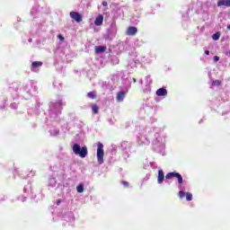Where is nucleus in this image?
Returning a JSON list of instances; mask_svg holds the SVG:
<instances>
[{
    "mask_svg": "<svg viewBox=\"0 0 230 230\" xmlns=\"http://www.w3.org/2000/svg\"><path fill=\"white\" fill-rule=\"evenodd\" d=\"M72 150L75 155H79L82 159H85V157H87L88 150L85 146L81 147L80 145L75 144Z\"/></svg>",
    "mask_w": 230,
    "mask_h": 230,
    "instance_id": "1",
    "label": "nucleus"
},
{
    "mask_svg": "<svg viewBox=\"0 0 230 230\" xmlns=\"http://www.w3.org/2000/svg\"><path fill=\"white\" fill-rule=\"evenodd\" d=\"M105 155V151L103 150V144L102 142H98L97 144V161L99 164H103V157Z\"/></svg>",
    "mask_w": 230,
    "mask_h": 230,
    "instance_id": "2",
    "label": "nucleus"
},
{
    "mask_svg": "<svg viewBox=\"0 0 230 230\" xmlns=\"http://www.w3.org/2000/svg\"><path fill=\"white\" fill-rule=\"evenodd\" d=\"M172 177H176V179H178V183L180 184V186H182V175H181V173H179V172H168L165 175V179H172Z\"/></svg>",
    "mask_w": 230,
    "mask_h": 230,
    "instance_id": "3",
    "label": "nucleus"
},
{
    "mask_svg": "<svg viewBox=\"0 0 230 230\" xmlns=\"http://www.w3.org/2000/svg\"><path fill=\"white\" fill-rule=\"evenodd\" d=\"M70 17L71 19L75 21V22H82V14L78 12H75V11L70 12Z\"/></svg>",
    "mask_w": 230,
    "mask_h": 230,
    "instance_id": "4",
    "label": "nucleus"
},
{
    "mask_svg": "<svg viewBox=\"0 0 230 230\" xmlns=\"http://www.w3.org/2000/svg\"><path fill=\"white\" fill-rule=\"evenodd\" d=\"M136 33H137V27H134V26L128 27V29L126 31V35H128V37H134V35H136Z\"/></svg>",
    "mask_w": 230,
    "mask_h": 230,
    "instance_id": "5",
    "label": "nucleus"
},
{
    "mask_svg": "<svg viewBox=\"0 0 230 230\" xmlns=\"http://www.w3.org/2000/svg\"><path fill=\"white\" fill-rule=\"evenodd\" d=\"M125 96H127V93H125L124 91H120L117 93V102H123V100H125Z\"/></svg>",
    "mask_w": 230,
    "mask_h": 230,
    "instance_id": "6",
    "label": "nucleus"
},
{
    "mask_svg": "<svg viewBox=\"0 0 230 230\" xmlns=\"http://www.w3.org/2000/svg\"><path fill=\"white\" fill-rule=\"evenodd\" d=\"M164 181V172H163V170H159L157 182L158 184H163Z\"/></svg>",
    "mask_w": 230,
    "mask_h": 230,
    "instance_id": "7",
    "label": "nucleus"
},
{
    "mask_svg": "<svg viewBox=\"0 0 230 230\" xmlns=\"http://www.w3.org/2000/svg\"><path fill=\"white\" fill-rule=\"evenodd\" d=\"M94 24L95 26H102V24H103V15H99L95 18L94 21Z\"/></svg>",
    "mask_w": 230,
    "mask_h": 230,
    "instance_id": "8",
    "label": "nucleus"
},
{
    "mask_svg": "<svg viewBox=\"0 0 230 230\" xmlns=\"http://www.w3.org/2000/svg\"><path fill=\"white\" fill-rule=\"evenodd\" d=\"M168 91L165 88H160L156 91V96H166Z\"/></svg>",
    "mask_w": 230,
    "mask_h": 230,
    "instance_id": "9",
    "label": "nucleus"
},
{
    "mask_svg": "<svg viewBox=\"0 0 230 230\" xmlns=\"http://www.w3.org/2000/svg\"><path fill=\"white\" fill-rule=\"evenodd\" d=\"M217 6L230 7V0H219L217 2Z\"/></svg>",
    "mask_w": 230,
    "mask_h": 230,
    "instance_id": "10",
    "label": "nucleus"
},
{
    "mask_svg": "<svg viewBox=\"0 0 230 230\" xmlns=\"http://www.w3.org/2000/svg\"><path fill=\"white\" fill-rule=\"evenodd\" d=\"M106 49H107V47L105 46H97L95 47V53H104Z\"/></svg>",
    "mask_w": 230,
    "mask_h": 230,
    "instance_id": "11",
    "label": "nucleus"
},
{
    "mask_svg": "<svg viewBox=\"0 0 230 230\" xmlns=\"http://www.w3.org/2000/svg\"><path fill=\"white\" fill-rule=\"evenodd\" d=\"M31 67H33L34 69H37L38 67H42V62H40V61H34L31 64Z\"/></svg>",
    "mask_w": 230,
    "mask_h": 230,
    "instance_id": "12",
    "label": "nucleus"
},
{
    "mask_svg": "<svg viewBox=\"0 0 230 230\" xmlns=\"http://www.w3.org/2000/svg\"><path fill=\"white\" fill-rule=\"evenodd\" d=\"M92 111L93 112V114H98L100 108L98 107L97 104H93L92 105Z\"/></svg>",
    "mask_w": 230,
    "mask_h": 230,
    "instance_id": "13",
    "label": "nucleus"
},
{
    "mask_svg": "<svg viewBox=\"0 0 230 230\" xmlns=\"http://www.w3.org/2000/svg\"><path fill=\"white\" fill-rule=\"evenodd\" d=\"M88 98H91V100H94L96 98V93L90 92L87 93Z\"/></svg>",
    "mask_w": 230,
    "mask_h": 230,
    "instance_id": "14",
    "label": "nucleus"
},
{
    "mask_svg": "<svg viewBox=\"0 0 230 230\" xmlns=\"http://www.w3.org/2000/svg\"><path fill=\"white\" fill-rule=\"evenodd\" d=\"M185 197H186V200H188L190 202L193 199V194H191L190 192H187L185 194Z\"/></svg>",
    "mask_w": 230,
    "mask_h": 230,
    "instance_id": "15",
    "label": "nucleus"
},
{
    "mask_svg": "<svg viewBox=\"0 0 230 230\" xmlns=\"http://www.w3.org/2000/svg\"><path fill=\"white\" fill-rule=\"evenodd\" d=\"M76 190H77V193H84V185L83 184H79L76 187Z\"/></svg>",
    "mask_w": 230,
    "mask_h": 230,
    "instance_id": "16",
    "label": "nucleus"
},
{
    "mask_svg": "<svg viewBox=\"0 0 230 230\" xmlns=\"http://www.w3.org/2000/svg\"><path fill=\"white\" fill-rule=\"evenodd\" d=\"M213 40H218L220 39V32H216L215 34L212 35Z\"/></svg>",
    "mask_w": 230,
    "mask_h": 230,
    "instance_id": "17",
    "label": "nucleus"
},
{
    "mask_svg": "<svg viewBox=\"0 0 230 230\" xmlns=\"http://www.w3.org/2000/svg\"><path fill=\"white\" fill-rule=\"evenodd\" d=\"M212 85H217V86L222 85V81L215 80V81L212 82Z\"/></svg>",
    "mask_w": 230,
    "mask_h": 230,
    "instance_id": "18",
    "label": "nucleus"
},
{
    "mask_svg": "<svg viewBox=\"0 0 230 230\" xmlns=\"http://www.w3.org/2000/svg\"><path fill=\"white\" fill-rule=\"evenodd\" d=\"M179 197L180 199H184V197H186V192H184L183 190H180Z\"/></svg>",
    "mask_w": 230,
    "mask_h": 230,
    "instance_id": "19",
    "label": "nucleus"
},
{
    "mask_svg": "<svg viewBox=\"0 0 230 230\" xmlns=\"http://www.w3.org/2000/svg\"><path fill=\"white\" fill-rule=\"evenodd\" d=\"M121 184H123L124 188H128V186H130V183H128V181H121Z\"/></svg>",
    "mask_w": 230,
    "mask_h": 230,
    "instance_id": "20",
    "label": "nucleus"
},
{
    "mask_svg": "<svg viewBox=\"0 0 230 230\" xmlns=\"http://www.w3.org/2000/svg\"><path fill=\"white\" fill-rule=\"evenodd\" d=\"M58 39H59V40H60L61 42H64V40H66V39L64 38V36H62V34H58Z\"/></svg>",
    "mask_w": 230,
    "mask_h": 230,
    "instance_id": "21",
    "label": "nucleus"
},
{
    "mask_svg": "<svg viewBox=\"0 0 230 230\" xmlns=\"http://www.w3.org/2000/svg\"><path fill=\"white\" fill-rule=\"evenodd\" d=\"M218 60H220V57L215 56L214 57V62H218Z\"/></svg>",
    "mask_w": 230,
    "mask_h": 230,
    "instance_id": "22",
    "label": "nucleus"
},
{
    "mask_svg": "<svg viewBox=\"0 0 230 230\" xmlns=\"http://www.w3.org/2000/svg\"><path fill=\"white\" fill-rule=\"evenodd\" d=\"M108 3L106 1L102 2V6H108Z\"/></svg>",
    "mask_w": 230,
    "mask_h": 230,
    "instance_id": "23",
    "label": "nucleus"
},
{
    "mask_svg": "<svg viewBox=\"0 0 230 230\" xmlns=\"http://www.w3.org/2000/svg\"><path fill=\"white\" fill-rule=\"evenodd\" d=\"M205 54L209 55V50H206Z\"/></svg>",
    "mask_w": 230,
    "mask_h": 230,
    "instance_id": "24",
    "label": "nucleus"
},
{
    "mask_svg": "<svg viewBox=\"0 0 230 230\" xmlns=\"http://www.w3.org/2000/svg\"><path fill=\"white\" fill-rule=\"evenodd\" d=\"M227 30H230V24H229V25H227Z\"/></svg>",
    "mask_w": 230,
    "mask_h": 230,
    "instance_id": "25",
    "label": "nucleus"
},
{
    "mask_svg": "<svg viewBox=\"0 0 230 230\" xmlns=\"http://www.w3.org/2000/svg\"><path fill=\"white\" fill-rule=\"evenodd\" d=\"M133 82L136 83V78H133Z\"/></svg>",
    "mask_w": 230,
    "mask_h": 230,
    "instance_id": "26",
    "label": "nucleus"
}]
</instances>
